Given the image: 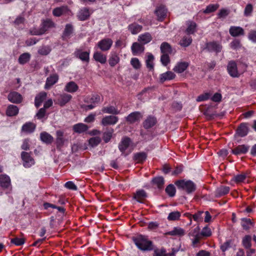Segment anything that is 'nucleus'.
I'll return each mask as SVG.
<instances>
[{
    "instance_id": "obj_1",
    "label": "nucleus",
    "mask_w": 256,
    "mask_h": 256,
    "mask_svg": "<svg viewBox=\"0 0 256 256\" xmlns=\"http://www.w3.org/2000/svg\"><path fill=\"white\" fill-rule=\"evenodd\" d=\"M132 240L138 249L142 251H150L153 249L152 242L142 235L132 237Z\"/></svg>"
},
{
    "instance_id": "obj_2",
    "label": "nucleus",
    "mask_w": 256,
    "mask_h": 256,
    "mask_svg": "<svg viewBox=\"0 0 256 256\" xmlns=\"http://www.w3.org/2000/svg\"><path fill=\"white\" fill-rule=\"evenodd\" d=\"M175 184L180 190H182L188 194H192L196 190V184L190 180H178L176 182Z\"/></svg>"
},
{
    "instance_id": "obj_3",
    "label": "nucleus",
    "mask_w": 256,
    "mask_h": 256,
    "mask_svg": "<svg viewBox=\"0 0 256 256\" xmlns=\"http://www.w3.org/2000/svg\"><path fill=\"white\" fill-rule=\"evenodd\" d=\"M55 26L54 23L50 19H46L42 24V26L38 30L30 31L32 35L40 36L44 34L49 28Z\"/></svg>"
},
{
    "instance_id": "obj_4",
    "label": "nucleus",
    "mask_w": 256,
    "mask_h": 256,
    "mask_svg": "<svg viewBox=\"0 0 256 256\" xmlns=\"http://www.w3.org/2000/svg\"><path fill=\"white\" fill-rule=\"evenodd\" d=\"M21 157L23 160V165L25 168H30L34 164V160L28 152H22Z\"/></svg>"
},
{
    "instance_id": "obj_5",
    "label": "nucleus",
    "mask_w": 256,
    "mask_h": 256,
    "mask_svg": "<svg viewBox=\"0 0 256 256\" xmlns=\"http://www.w3.org/2000/svg\"><path fill=\"white\" fill-rule=\"evenodd\" d=\"M113 43L112 40L106 38L102 40L98 43V46L102 51H106L110 49Z\"/></svg>"
},
{
    "instance_id": "obj_6",
    "label": "nucleus",
    "mask_w": 256,
    "mask_h": 256,
    "mask_svg": "<svg viewBox=\"0 0 256 256\" xmlns=\"http://www.w3.org/2000/svg\"><path fill=\"white\" fill-rule=\"evenodd\" d=\"M118 120V118L116 116L110 115L104 117L101 121V124L103 126L108 125H114L116 124Z\"/></svg>"
},
{
    "instance_id": "obj_7",
    "label": "nucleus",
    "mask_w": 256,
    "mask_h": 256,
    "mask_svg": "<svg viewBox=\"0 0 256 256\" xmlns=\"http://www.w3.org/2000/svg\"><path fill=\"white\" fill-rule=\"evenodd\" d=\"M204 48L210 52L218 53L220 52L222 46L216 42H212L206 43Z\"/></svg>"
},
{
    "instance_id": "obj_8",
    "label": "nucleus",
    "mask_w": 256,
    "mask_h": 256,
    "mask_svg": "<svg viewBox=\"0 0 256 256\" xmlns=\"http://www.w3.org/2000/svg\"><path fill=\"white\" fill-rule=\"evenodd\" d=\"M227 69L229 74L232 77L236 78L239 76L237 70V66L235 62H230L228 64Z\"/></svg>"
},
{
    "instance_id": "obj_9",
    "label": "nucleus",
    "mask_w": 256,
    "mask_h": 256,
    "mask_svg": "<svg viewBox=\"0 0 256 256\" xmlns=\"http://www.w3.org/2000/svg\"><path fill=\"white\" fill-rule=\"evenodd\" d=\"M142 116L140 112H135L130 114L128 116L126 117L127 122L130 124H133L136 122L140 120Z\"/></svg>"
},
{
    "instance_id": "obj_10",
    "label": "nucleus",
    "mask_w": 256,
    "mask_h": 256,
    "mask_svg": "<svg viewBox=\"0 0 256 256\" xmlns=\"http://www.w3.org/2000/svg\"><path fill=\"white\" fill-rule=\"evenodd\" d=\"M249 148L250 146L247 145H238V146H236L235 148L232 149V152L233 154L235 155L245 154L248 152Z\"/></svg>"
},
{
    "instance_id": "obj_11",
    "label": "nucleus",
    "mask_w": 256,
    "mask_h": 256,
    "mask_svg": "<svg viewBox=\"0 0 256 256\" xmlns=\"http://www.w3.org/2000/svg\"><path fill=\"white\" fill-rule=\"evenodd\" d=\"M230 34L234 37L244 36V29L240 26H232L229 29Z\"/></svg>"
},
{
    "instance_id": "obj_12",
    "label": "nucleus",
    "mask_w": 256,
    "mask_h": 256,
    "mask_svg": "<svg viewBox=\"0 0 256 256\" xmlns=\"http://www.w3.org/2000/svg\"><path fill=\"white\" fill-rule=\"evenodd\" d=\"M72 98V96L69 94H63L59 96L56 103L62 106L68 103Z\"/></svg>"
},
{
    "instance_id": "obj_13",
    "label": "nucleus",
    "mask_w": 256,
    "mask_h": 256,
    "mask_svg": "<svg viewBox=\"0 0 256 256\" xmlns=\"http://www.w3.org/2000/svg\"><path fill=\"white\" fill-rule=\"evenodd\" d=\"M8 100L12 103H20L22 100L21 94L16 92H10L8 96Z\"/></svg>"
},
{
    "instance_id": "obj_14",
    "label": "nucleus",
    "mask_w": 256,
    "mask_h": 256,
    "mask_svg": "<svg viewBox=\"0 0 256 256\" xmlns=\"http://www.w3.org/2000/svg\"><path fill=\"white\" fill-rule=\"evenodd\" d=\"M166 12L167 10L163 5L160 6L155 10V14L158 18V20L160 21H162L166 17Z\"/></svg>"
},
{
    "instance_id": "obj_15",
    "label": "nucleus",
    "mask_w": 256,
    "mask_h": 256,
    "mask_svg": "<svg viewBox=\"0 0 256 256\" xmlns=\"http://www.w3.org/2000/svg\"><path fill=\"white\" fill-rule=\"evenodd\" d=\"M248 132V128L246 123H242L238 126L236 130V134L241 137H244L247 135Z\"/></svg>"
},
{
    "instance_id": "obj_16",
    "label": "nucleus",
    "mask_w": 256,
    "mask_h": 256,
    "mask_svg": "<svg viewBox=\"0 0 256 256\" xmlns=\"http://www.w3.org/2000/svg\"><path fill=\"white\" fill-rule=\"evenodd\" d=\"M147 197V194L144 190H140L136 192L134 194L133 198L136 200L138 202L142 203L143 200Z\"/></svg>"
},
{
    "instance_id": "obj_17",
    "label": "nucleus",
    "mask_w": 256,
    "mask_h": 256,
    "mask_svg": "<svg viewBox=\"0 0 256 256\" xmlns=\"http://www.w3.org/2000/svg\"><path fill=\"white\" fill-rule=\"evenodd\" d=\"M90 16L89 10L88 8H84L78 12L77 16L80 20L84 21L86 20Z\"/></svg>"
},
{
    "instance_id": "obj_18",
    "label": "nucleus",
    "mask_w": 256,
    "mask_h": 256,
    "mask_svg": "<svg viewBox=\"0 0 256 256\" xmlns=\"http://www.w3.org/2000/svg\"><path fill=\"white\" fill-rule=\"evenodd\" d=\"M189 64L188 62H179L176 65L173 70L177 73H182L187 68Z\"/></svg>"
},
{
    "instance_id": "obj_19",
    "label": "nucleus",
    "mask_w": 256,
    "mask_h": 256,
    "mask_svg": "<svg viewBox=\"0 0 256 256\" xmlns=\"http://www.w3.org/2000/svg\"><path fill=\"white\" fill-rule=\"evenodd\" d=\"M78 88V86L73 81H71L66 84L64 90L66 92L74 93L76 92Z\"/></svg>"
},
{
    "instance_id": "obj_20",
    "label": "nucleus",
    "mask_w": 256,
    "mask_h": 256,
    "mask_svg": "<svg viewBox=\"0 0 256 256\" xmlns=\"http://www.w3.org/2000/svg\"><path fill=\"white\" fill-rule=\"evenodd\" d=\"M156 119L154 116H149L144 122V127L146 129H148L156 124Z\"/></svg>"
},
{
    "instance_id": "obj_21",
    "label": "nucleus",
    "mask_w": 256,
    "mask_h": 256,
    "mask_svg": "<svg viewBox=\"0 0 256 256\" xmlns=\"http://www.w3.org/2000/svg\"><path fill=\"white\" fill-rule=\"evenodd\" d=\"M76 56L78 58L83 62H88L90 59V52H83L82 50H78L76 52Z\"/></svg>"
},
{
    "instance_id": "obj_22",
    "label": "nucleus",
    "mask_w": 256,
    "mask_h": 256,
    "mask_svg": "<svg viewBox=\"0 0 256 256\" xmlns=\"http://www.w3.org/2000/svg\"><path fill=\"white\" fill-rule=\"evenodd\" d=\"M56 144L57 148H60L64 145L65 140L64 138V132L61 130H57L56 132Z\"/></svg>"
},
{
    "instance_id": "obj_23",
    "label": "nucleus",
    "mask_w": 256,
    "mask_h": 256,
    "mask_svg": "<svg viewBox=\"0 0 256 256\" xmlns=\"http://www.w3.org/2000/svg\"><path fill=\"white\" fill-rule=\"evenodd\" d=\"M68 11L66 6H62L54 8L52 10V14L54 16L59 17L66 14Z\"/></svg>"
},
{
    "instance_id": "obj_24",
    "label": "nucleus",
    "mask_w": 256,
    "mask_h": 256,
    "mask_svg": "<svg viewBox=\"0 0 256 256\" xmlns=\"http://www.w3.org/2000/svg\"><path fill=\"white\" fill-rule=\"evenodd\" d=\"M131 48L134 55H136L137 54L142 53L144 52V47L143 44H141L138 42L133 43Z\"/></svg>"
},
{
    "instance_id": "obj_25",
    "label": "nucleus",
    "mask_w": 256,
    "mask_h": 256,
    "mask_svg": "<svg viewBox=\"0 0 256 256\" xmlns=\"http://www.w3.org/2000/svg\"><path fill=\"white\" fill-rule=\"evenodd\" d=\"M130 142V140L128 138H124L122 140L119 144L118 148L122 153H124L129 146Z\"/></svg>"
},
{
    "instance_id": "obj_26",
    "label": "nucleus",
    "mask_w": 256,
    "mask_h": 256,
    "mask_svg": "<svg viewBox=\"0 0 256 256\" xmlns=\"http://www.w3.org/2000/svg\"><path fill=\"white\" fill-rule=\"evenodd\" d=\"M176 76V74L171 71H168L163 73L160 76V80L161 82H164L166 80H170L174 79Z\"/></svg>"
},
{
    "instance_id": "obj_27",
    "label": "nucleus",
    "mask_w": 256,
    "mask_h": 256,
    "mask_svg": "<svg viewBox=\"0 0 256 256\" xmlns=\"http://www.w3.org/2000/svg\"><path fill=\"white\" fill-rule=\"evenodd\" d=\"M73 32V26L71 24H66L62 35L63 40L69 38Z\"/></svg>"
},
{
    "instance_id": "obj_28",
    "label": "nucleus",
    "mask_w": 256,
    "mask_h": 256,
    "mask_svg": "<svg viewBox=\"0 0 256 256\" xmlns=\"http://www.w3.org/2000/svg\"><path fill=\"white\" fill-rule=\"evenodd\" d=\"M88 128V126L82 123H78L73 126V130L74 132L78 134L86 131Z\"/></svg>"
},
{
    "instance_id": "obj_29",
    "label": "nucleus",
    "mask_w": 256,
    "mask_h": 256,
    "mask_svg": "<svg viewBox=\"0 0 256 256\" xmlns=\"http://www.w3.org/2000/svg\"><path fill=\"white\" fill-rule=\"evenodd\" d=\"M230 188L228 186H222L217 188L215 192V195L216 197H220L228 194Z\"/></svg>"
},
{
    "instance_id": "obj_30",
    "label": "nucleus",
    "mask_w": 256,
    "mask_h": 256,
    "mask_svg": "<svg viewBox=\"0 0 256 256\" xmlns=\"http://www.w3.org/2000/svg\"><path fill=\"white\" fill-rule=\"evenodd\" d=\"M58 74H54L48 77L46 79L45 88H48L56 84L58 80Z\"/></svg>"
},
{
    "instance_id": "obj_31",
    "label": "nucleus",
    "mask_w": 256,
    "mask_h": 256,
    "mask_svg": "<svg viewBox=\"0 0 256 256\" xmlns=\"http://www.w3.org/2000/svg\"><path fill=\"white\" fill-rule=\"evenodd\" d=\"M184 234V230L180 227H175L172 230L166 233V234L172 236H182Z\"/></svg>"
},
{
    "instance_id": "obj_32",
    "label": "nucleus",
    "mask_w": 256,
    "mask_h": 256,
    "mask_svg": "<svg viewBox=\"0 0 256 256\" xmlns=\"http://www.w3.org/2000/svg\"><path fill=\"white\" fill-rule=\"evenodd\" d=\"M93 57L96 61L102 64H105L106 62V56L100 52H95L94 54Z\"/></svg>"
},
{
    "instance_id": "obj_33",
    "label": "nucleus",
    "mask_w": 256,
    "mask_h": 256,
    "mask_svg": "<svg viewBox=\"0 0 256 256\" xmlns=\"http://www.w3.org/2000/svg\"><path fill=\"white\" fill-rule=\"evenodd\" d=\"M46 92H40L35 98V106L36 108H38L42 102L46 97Z\"/></svg>"
},
{
    "instance_id": "obj_34",
    "label": "nucleus",
    "mask_w": 256,
    "mask_h": 256,
    "mask_svg": "<svg viewBox=\"0 0 256 256\" xmlns=\"http://www.w3.org/2000/svg\"><path fill=\"white\" fill-rule=\"evenodd\" d=\"M18 108L17 106L10 104L7 108L6 114L10 116H14L18 114Z\"/></svg>"
},
{
    "instance_id": "obj_35",
    "label": "nucleus",
    "mask_w": 256,
    "mask_h": 256,
    "mask_svg": "<svg viewBox=\"0 0 256 256\" xmlns=\"http://www.w3.org/2000/svg\"><path fill=\"white\" fill-rule=\"evenodd\" d=\"M152 39L150 34L146 32L138 36V40L142 44L148 43Z\"/></svg>"
},
{
    "instance_id": "obj_36",
    "label": "nucleus",
    "mask_w": 256,
    "mask_h": 256,
    "mask_svg": "<svg viewBox=\"0 0 256 256\" xmlns=\"http://www.w3.org/2000/svg\"><path fill=\"white\" fill-rule=\"evenodd\" d=\"M40 138L42 141L47 144H50L53 141V137L46 132H42L40 134Z\"/></svg>"
},
{
    "instance_id": "obj_37",
    "label": "nucleus",
    "mask_w": 256,
    "mask_h": 256,
    "mask_svg": "<svg viewBox=\"0 0 256 256\" xmlns=\"http://www.w3.org/2000/svg\"><path fill=\"white\" fill-rule=\"evenodd\" d=\"M10 184V178L4 174L0 175V186L4 188H8Z\"/></svg>"
},
{
    "instance_id": "obj_38",
    "label": "nucleus",
    "mask_w": 256,
    "mask_h": 256,
    "mask_svg": "<svg viewBox=\"0 0 256 256\" xmlns=\"http://www.w3.org/2000/svg\"><path fill=\"white\" fill-rule=\"evenodd\" d=\"M188 28L186 32L188 34H194L196 31V24L194 22L188 21L187 22Z\"/></svg>"
},
{
    "instance_id": "obj_39",
    "label": "nucleus",
    "mask_w": 256,
    "mask_h": 256,
    "mask_svg": "<svg viewBox=\"0 0 256 256\" xmlns=\"http://www.w3.org/2000/svg\"><path fill=\"white\" fill-rule=\"evenodd\" d=\"M102 112L104 113L112 114H120V111L118 110L117 108H116L114 106H112L104 107L102 108Z\"/></svg>"
},
{
    "instance_id": "obj_40",
    "label": "nucleus",
    "mask_w": 256,
    "mask_h": 256,
    "mask_svg": "<svg viewBox=\"0 0 256 256\" xmlns=\"http://www.w3.org/2000/svg\"><path fill=\"white\" fill-rule=\"evenodd\" d=\"M142 29V26L136 23H134L128 26V30L132 34H136Z\"/></svg>"
},
{
    "instance_id": "obj_41",
    "label": "nucleus",
    "mask_w": 256,
    "mask_h": 256,
    "mask_svg": "<svg viewBox=\"0 0 256 256\" xmlns=\"http://www.w3.org/2000/svg\"><path fill=\"white\" fill-rule=\"evenodd\" d=\"M30 54L28 52H25L20 55L18 61L20 64H24L29 62Z\"/></svg>"
},
{
    "instance_id": "obj_42",
    "label": "nucleus",
    "mask_w": 256,
    "mask_h": 256,
    "mask_svg": "<svg viewBox=\"0 0 256 256\" xmlns=\"http://www.w3.org/2000/svg\"><path fill=\"white\" fill-rule=\"evenodd\" d=\"M36 128V126L32 122H28L23 125L22 130L28 133L33 132Z\"/></svg>"
},
{
    "instance_id": "obj_43",
    "label": "nucleus",
    "mask_w": 256,
    "mask_h": 256,
    "mask_svg": "<svg viewBox=\"0 0 256 256\" xmlns=\"http://www.w3.org/2000/svg\"><path fill=\"white\" fill-rule=\"evenodd\" d=\"M241 225L244 230H248L252 226V223L249 218H243L242 219Z\"/></svg>"
},
{
    "instance_id": "obj_44",
    "label": "nucleus",
    "mask_w": 256,
    "mask_h": 256,
    "mask_svg": "<svg viewBox=\"0 0 256 256\" xmlns=\"http://www.w3.org/2000/svg\"><path fill=\"white\" fill-rule=\"evenodd\" d=\"M160 50L162 54H169L172 52V50L170 44L166 42H164L162 44Z\"/></svg>"
},
{
    "instance_id": "obj_45",
    "label": "nucleus",
    "mask_w": 256,
    "mask_h": 256,
    "mask_svg": "<svg viewBox=\"0 0 256 256\" xmlns=\"http://www.w3.org/2000/svg\"><path fill=\"white\" fill-rule=\"evenodd\" d=\"M114 130L112 128H107L103 134V140L106 143L108 142L112 137Z\"/></svg>"
},
{
    "instance_id": "obj_46",
    "label": "nucleus",
    "mask_w": 256,
    "mask_h": 256,
    "mask_svg": "<svg viewBox=\"0 0 256 256\" xmlns=\"http://www.w3.org/2000/svg\"><path fill=\"white\" fill-rule=\"evenodd\" d=\"M152 182L158 188H162L164 184V179L162 176L156 177L152 179Z\"/></svg>"
},
{
    "instance_id": "obj_47",
    "label": "nucleus",
    "mask_w": 256,
    "mask_h": 256,
    "mask_svg": "<svg viewBox=\"0 0 256 256\" xmlns=\"http://www.w3.org/2000/svg\"><path fill=\"white\" fill-rule=\"evenodd\" d=\"M146 154L144 152H138L134 154V158L138 162H141L145 160L146 158Z\"/></svg>"
},
{
    "instance_id": "obj_48",
    "label": "nucleus",
    "mask_w": 256,
    "mask_h": 256,
    "mask_svg": "<svg viewBox=\"0 0 256 256\" xmlns=\"http://www.w3.org/2000/svg\"><path fill=\"white\" fill-rule=\"evenodd\" d=\"M192 42V38L189 35L184 36L180 42V46L186 47L190 46Z\"/></svg>"
},
{
    "instance_id": "obj_49",
    "label": "nucleus",
    "mask_w": 256,
    "mask_h": 256,
    "mask_svg": "<svg viewBox=\"0 0 256 256\" xmlns=\"http://www.w3.org/2000/svg\"><path fill=\"white\" fill-rule=\"evenodd\" d=\"M180 212L178 211H174L169 214L168 216V220H178L180 216Z\"/></svg>"
},
{
    "instance_id": "obj_50",
    "label": "nucleus",
    "mask_w": 256,
    "mask_h": 256,
    "mask_svg": "<svg viewBox=\"0 0 256 256\" xmlns=\"http://www.w3.org/2000/svg\"><path fill=\"white\" fill-rule=\"evenodd\" d=\"M154 56L151 54H149L148 56V58L146 60V64L147 68H148L150 70H152L154 68Z\"/></svg>"
},
{
    "instance_id": "obj_51",
    "label": "nucleus",
    "mask_w": 256,
    "mask_h": 256,
    "mask_svg": "<svg viewBox=\"0 0 256 256\" xmlns=\"http://www.w3.org/2000/svg\"><path fill=\"white\" fill-rule=\"evenodd\" d=\"M51 51V48L49 46H42L38 50V53L41 55H47Z\"/></svg>"
},
{
    "instance_id": "obj_52",
    "label": "nucleus",
    "mask_w": 256,
    "mask_h": 256,
    "mask_svg": "<svg viewBox=\"0 0 256 256\" xmlns=\"http://www.w3.org/2000/svg\"><path fill=\"white\" fill-rule=\"evenodd\" d=\"M252 238L249 235L246 236L242 240V244L246 248H249L251 247Z\"/></svg>"
},
{
    "instance_id": "obj_53",
    "label": "nucleus",
    "mask_w": 256,
    "mask_h": 256,
    "mask_svg": "<svg viewBox=\"0 0 256 256\" xmlns=\"http://www.w3.org/2000/svg\"><path fill=\"white\" fill-rule=\"evenodd\" d=\"M119 62V57L116 54H112L108 60L109 64L111 66H114Z\"/></svg>"
},
{
    "instance_id": "obj_54",
    "label": "nucleus",
    "mask_w": 256,
    "mask_h": 256,
    "mask_svg": "<svg viewBox=\"0 0 256 256\" xmlns=\"http://www.w3.org/2000/svg\"><path fill=\"white\" fill-rule=\"evenodd\" d=\"M101 142V138L99 136H96L90 138L89 140V144L92 147L97 146Z\"/></svg>"
},
{
    "instance_id": "obj_55",
    "label": "nucleus",
    "mask_w": 256,
    "mask_h": 256,
    "mask_svg": "<svg viewBox=\"0 0 256 256\" xmlns=\"http://www.w3.org/2000/svg\"><path fill=\"white\" fill-rule=\"evenodd\" d=\"M166 192L171 197L174 196L176 194V188L174 185L169 184L166 188Z\"/></svg>"
},
{
    "instance_id": "obj_56",
    "label": "nucleus",
    "mask_w": 256,
    "mask_h": 256,
    "mask_svg": "<svg viewBox=\"0 0 256 256\" xmlns=\"http://www.w3.org/2000/svg\"><path fill=\"white\" fill-rule=\"evenodd\" d=\"M25 240L23 238H15L10 240V242L17 246H20L24 244Z\"/></svg>"
},
{
    "instance_id": "obj_57",
    "label": "nucleus",
    "mask_w": 256,
    "mask_h": 256,
    "mask_svg": "<svg viewBox=\"0 0 256 256\" xmlns=\"http://www.w3.org/2000/svg\"><path fill=\"white\" fill-rule=\"evenodd\" d=\"M218 8V4H210L207 6L206 10L204 11V12L205 14L210 13L216 10Z\"/></svg>"
},
{
    "instance_id": "obj_58",
    "label": "nucleus",
    "mask_w": 256,
    "mask_h": 256,
    "mask_svg": "<svg viewBox=\"0 0 256 256\" xmlns=\"http://www.w3.org/2000/svg\"><path fill=\"white\" fill-rule=\"evenodd\" d=\"M230 46L231 48L234 50H238L242 46L240 40L236 39L232 41L230 44Z\"/></svg>"
},
{
    "instance_id": "obj_59",
    "label": "nucleus",
    "mask_w": 256,
    "mask_h": 256,
    "mask_svg": "<svg viewBox=\"0 0 256 256\" xmlns=\"http://www.w3.org/2000/svg\"><path fill=\"white\" fill-rule=\"evenodd\" d=\"M253 10V6L252 4H248L244 10V14L246 16H249L251 15Z\"/></svg>"
},
{
    "instance_id": "obj_60",
    "label": "nucleus",
    "mask_w": 256,
    "mask_h": 256,
    "mask_svg": "<svg viewBox=\"0 0 256 256\" xmlns=\"http://www.w3.org/2000/svg\"><path fill=\"white\" fill-rule=\"evenodd\" d=\"M160 60L162 64L166 66L170 62L168 54H163L161 56Z\"/></svg>"
},
{
    "instance_id": "obj_61",
    "label": "nucleus",
    "mask_w": 256,
    "mask_h": 256,
    "mask_svg": "<svg viewBox=\"0 0 256 256\" xmlns=\"http://www.w3.org/2000/svg\"><path fill=\"white\" fill-rule=\"evenodd\" d=\"M130 63L132 66L136 69L140 68L141 66L140 63L137 58H132Z\"/></svg>"
},
{
    "instance_id": "obj_62",
    "label": "nucleus",
    "mask_w": 256,
    "mask_h": 256,
    "mask_svg": "<svg viewBox=\"0 0 256 256\" xmlns=\"http://www.w3.org/2000/svg\"><path fill=\"white\" fill-rule=\"evenodd\" d=\"M154 256H166V250L164 248L160 250H156L154 251Z\"/></svg>"
},
{
    "instance_id": "obj_63",
    "label": "nucleus",
    "mask_w": 256,
    "mask_h": 256,
    "mask_svg": "<svg viewBox=\"0 0 256 256\" xmlns=\"http://www.w3.org/2000/svg\"><path fill=\"white\" fill-rule=\"evenodd\" d=\"M248 38L252 42H256V30H250L248 34Z\"/></svg>"
},
{
    "instance_id": "obj_64",
    "label": "nucleus",
    "mask_w": 256,
    "mask_h": 256,
    "mask_svg": "<svg viewBox=\"0 0 256 256\" xmlns=\"http://www.w3.org/2000/svg\"><path fill=\"white\" fill-rule=\"evenodd\" d=\"M64 186L67 188L70 189V190H77L76 186L75 185V184L72 182H71V181L66 182Z\"/></svg>"
}]
</instances>
